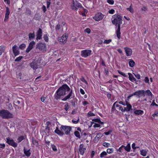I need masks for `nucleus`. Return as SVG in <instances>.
Instances as JSON below:
<instances>
[{
  "label": "nucleus",
  "instance_id": "f257e3e1",
  "mask_svg": "<svg viewBox=\"0 0 158 158\" xmlns=\"http://www.w3.org/2000/svg\"><path fill=\"white\" fill-rule=\"evenodd\" d=\"M70 90V91L69 94L63 98L62 101H65L69 99L73 93L72 90H71L70 88L66 84L63 85L56 92V94L54 95L55 99L57 100L59 99L61 96L65 95L66 92L69 91Z\"/></svg>",
  "mask_w": 158,
  "mask_h": 158
},
{
  "label": "nucleus",
  "instance_id": "f03ea898",
  "mask_svg": "<svg viewBox=\"0 0 158 158\" xmlns=\"http://www.w3.org/2000/svg\"><path fill=\"white\" fill-rule=\"evenodd\" d=\"M112 24L115 25L118 28L116 31L117 37L119 39L121 38L120 25L122 23V17L118 14H115L112 16Z\"/></svg>",
  "mask_w": 158,
  "mask_h": 158
},
{
  "label": "nucleus",
  "instance_id": "7ed1b4c3",
  "mask_svg": "<svg viewBox=\"0 0 158 158\" xmlns=\"http://www.w3.org/2000/svg\"><path fill=\"white\" fill-rule=\"evenodd\" d=\"M60 130H59L58 127H56L55 132L59 135L62 136L64 134V133L62 131H63L65 132V133L66 135H69L72 130V128L70 126L62 125L60 127Z\"/></svg>",
  "mask_w": 158,
  "mask_h": 158
},
{
  "label": "nucleus",
  "instance_id": "20e7f679",
  "mask_svg": "<svg viewBox=\"0 0 158 158\" xmlns=\"http://www.w3.org/2000/svg\"><path fill=\"white\" fill-rule=\"evenodd\" d=\"M0 116L2 118L5 119L11 118L13 117L12 114L10 113L8 110H0Z\"/></svg>",
  "mask_w": 158,
  "mask_h": 158
},
{
  "label": "nucleus",
  "instance_id": "39448f33",
  "mask_svg": "<svg viewBox=\"0 0 158 158\" xmlns=\"http://www.w3.org/2000/svg\"><path fill=\"white\" fill-rule=\"evenodd\" d=\"M71 6L72 9L75 11H77L79 8H83L81 3L77 1H74V0L72 1Z\"/></svg>",
  "mask_w": 158,
  "mask_h": 158
},
{
  "label": "nucleus",
  "instance_id": "423d86ee",
  "mask_svg": "<svg viewBox=\"0 0 158 158\" xmlns=\"http://www.w3.org/2000/svg\"><path fill=\"white\" fill-rule=\"evenodd\" d=\"M36 48L42 52H46L47 50L46 44L44 43L40 42L37 43L36 46Z\"/></svg>",
  "mask_w": 158,
  "mask_h": 158
},
{
  "label": "nucleus",
  "instance_id": "0eeeda50",
  "mask_svg": "<svg viewBox=\"0 0 158 158\" xmlns=\"http://www.w3.org/2000/svg\"><path fill=\"white\" fill-rule=\"evenodd\" d=\"M92 51L89 49H85L82 50L81 52V56L84 58H86L91 54Z\"/></svg>",
  "mask_w": 158,
  "mask_h": 158
},
{
  "label": "nucleus",
  "instance_id": "6e6552de",
  "mask_svg": "<svg viewBox=\"0 0 158 158\" xmlns=\"http://www.w3.org/2000/svg\"><path fill=\"white\" fill-rule=\"evenodd\" d=\"M6 142L8 144L14 148H16L17 147L18 144L16 143L15 142L12 138L8 137H7L6 138Z\"/></svg>",
  "mask_w": 158,
  "mask_h": 158
},
{
  "label": "nucleus",
  "instance_id": "1a4fd4ad",
  "mask_svg": "<svg viewBox=\"0 0 158 158\" xmlns=\"http://www.w3.org/2000/svg\"><path fill=\"white\" fill-rule=\"evenodd\" d=\"M104 15L100 12H98L96 13L93 19L95 21H101L103 19Z\"/></svg>",
  "mask_w": 158,
  "mask_h": 158
},
{
  "label": "nucleus",
  "instance_id": "9d476101",
  "mask_svg": "<svg viewBox=\"0 0 158 158\" xmlns=\"http://www.w3.org/2000/svg\"><path fill=\"white\" fill-rule=\"evenodd\" d=\"M68 36L66 34H64L62 36L58 37V40L61 44H64L67 41Z\"/></svg>",
  "mask_w": 158,
  "mask_h": 158
},
{
  "label": "nucleus",
  "instance_id": "9b49d317",
  "mask_svg": "<svg viewBox=\"0 0 158 158\" xmlns=\"http://www.w3.org/2000/svg\"><path fill=\"white\" fill-rule=\"evenodd\" d=\"M38 60H34L30 64L31 67L33 69H36L38 67Z\"/></svg>",
  "mask_w": 158,
  "mask_h": 158
},
{
  "label": "nucleus",
  "instance_id": "f8f14e48",
  "mask_svg": "<svg viewBox=\"0 0 158 158\" xmlns=\"http://www.w3.org/2000/svg\"><path fill=\"white\" fill-rule=\"evenodd\" d=\"M134 95H135L139 98L140 97L142 96H145V91L141 90L136 91L134 93Z\"/></svg>",
  "mask_w": 158,
  "mask_h": 158
},
{
  "label": "nucleus",
  "instance_id": "ddd939ff",
  "mask_svg": "<svg viewBox=\"0 0 158 158\" xmlns=\"http://www.w3.org/2000/svg\"><path fill=\"white\" fill-rule=\"evenodd\" d=\"M12 51L15 56H16L19 54V52L18 50L17 46L15 45L12 47Z\"/></svg>",
  "mask_w": 158,
  "mask_h": 158
},
{
  "label": "nucleus",
  "instance_id": "4468645a",
  "mask_svg": "<svg viewBox=\"0 0 158 158\" xmlns=\"http://www.w3.org/2000/svg\"><path fill=\"white\" fill-rule=\"evenodd\" d=\"M37 37L36 39L37 40H40L42 39V29L39 28L37 32Z\"/></svg>",
  "mask_w": 158,
  "mask_h": 158
},
{
  "label": "nucleus",
  "instance_id": "2eb2a0df",
  "mask_svg": "<svg viewBox=\"0 0 158 158\" xmlns=\"http://www.w3.org/2000/svg\"><path fill=\"white\" fill-rule=\"evenodd\" d=\"M10 14V11L8 7H7L6 8V10L5 14V16L4 19L5 22H7L9 18V15Z\"/></svg>",
  "mask_w": 158,
  "mask_h": 158
},
{
  "label": "nucleus",
  "instance_id": "dca6fc26",
  "mask_svg": "<svg viewBox=\"0 0 158 158\" xmlns=\"http://www.w3.org/2000/svg\"><path fill=\"white\" fill-rule=\"evenodd\" d=\"M124 49L127 56H130L132 55V51L131 48L128 47H125Z\"/></svg>",
  "mask_w": 158,
  "mask_h": 158
},
{
  "label": "nucleus",
  "instance_id": "f3484780",
  "mask_svg": "<svg viewBox=\"0 0 158 158\" xmlns=\"http://www.w3.org/2000/svg\"><path fill=\"white\" fill-rule=\"evenodd\" d=\"M86 149L84 148V145L83 144H81L79 146V151L81 155H83L85 152V151Z\"/></svg>",
  "mask_w": 158,
  "mask_h": 158
},
{
  "label": "nucleus",
  "instance_id": "a211bd4d",
  "mask_svg": "<svg viewBox=\"0 0 158 158\" xmlns=\"http://www.w3.org/2000/svg\"><path fill=\"white\" fill-rule=\"evenodd\" d=\"M127 107H124V110L125 111H129L131 110H132V106L129 103H127V104L126 105Z\"/></svg>",
  "mask_w": 158,
  "mask_h": 158
},
{
  "label": "nucleus",
  "instance_id": "6ab92c4d",
  "mask_svg": "<svg viewBox=\"0 0 158 158\" xmlns=\"http://www.w3.org/2000/svg\"><path fill=\"white\" fill-rule=\"evenodd\" d=\"M129 78V80L132 82H134L136 81V79L134 77L133 75L131 73H128Z\"/></svg>",
  "mask_w": 158,
  "mask_h": 158
},
{
  "label": "nucleus",
  "instance_id": "aec40b11",
  "mask_svg": "<svg viewBox=\"0 0 158 158\" xmlns=\"http://www.w3.org/2000/svg\"><path fill=\"white\" fill-rule=\"evenodd\" d=\"M29 40H30L33 39L35 37V34L34 32L33 33H29L28 34Z\"/></svg>",
  "mask_w": 158,
  "mask_h": 158
},
{
  "label": "nucleus",
  "instance_id": "412c9836",
  "mask_svg": "<svg viewBox=\"0 0 158 158\" xmlns=\"http://www.w3.org/2000/svg\"><path fill=\"white\" fill-rule=\"evenodd\" d=\"M143 113V111L141 110H137L134 111V113L136 115H142Z\"/></svg>",
  "mask_w": 158,
  "mask_h": 158
},
{
  "label": "nucleus",
  "instance_id": "4be33fe9",
  "mask_svg": "<svg viewBox=\"0 0 158 158\" xmlns=\"http://www.w3.org/2000/svg\"><path fill=\"white\" fill-rule=\"evenodd\" d=\"M30 149L28 150H26L25 148H24V153L27 156H29L31 155V153L30 152Z\"/></svg>",
  "mask_w": 158,
  "mask_h": 158
},
{
  "label": "nucleus",
  "instance_id": "5701e85b",
  "mask_svg": "<svg viewBox=\"0 0 158 158\" xmlns=\"http://www.w3.org/2000/svg\"><path fill=\"white\" fill-rule=\"evenodd\" d=\"M146 94V95L148 96H151V98H152L153 96L150 90L148 89L145 91V94Z\"/></svg>",
  "mask_w": 158,
  "mask_h": 158
},
{
  "label": "nucleus",
  "instance_id": "b1692460",
  "mask_svg": "<svg viewBox=\"0 0 158 158\" xmlns=\"http://www.w3.org/2000/svg\"><path fill=\"white\" fill-rule=\"evenodd\" d=\"M124 149L127 151V152H129L131 150V146L130 143H128L127 146L124 147Z\"/></svg>",
  "mask_w": 158,
  "mask_h": 158
},
{
  "label": "nucleus",
  "instance_id": "393cba45",
  "mask_svg": "<svg viewBox=\"0 0 158 158\" xmlns=\"http://www.w3.org/2000/svg\"><path fill=\"white\" fill-rule=\"evenodd\" d=\"M132 4H131L129 7L127 8V10L129 11L131 13L133 14L134 12V10L132 7Z\"/></svg>",
  "mask_w": 158,
  "mask_h": 158
},
{
  "label": "nucleus",
  "instance_id": "a878e982",
  "mask_svg": "<svg viewBox=\"0 0 158 158\" xmlns=\"http://www.w3.org/2000/svg\"><path fill=\"white\" fill-rule=\"evenodd\" d=\"M5 47L3 45L0 46V56H1L3 52H4Z\"/></svg>",
  "mask_w": 158,
  "mask_h": 158
},
{
  "label": "nucleus",
  "instance_id": "bb28decb",
  "mask_svg": "<svg viewBox=\"0 0 158 158\" xmlns=\"http://www.w3.org/2000/svg\"><path fill=\"white\" fill-rule=\"evenodd\" d=\"M135 64L134 61L132 60H130L129 62V65L131 67H133L135 65Z\"/></svg>",
  "mask_w": 158,
  "mask_h": 158
},
{
  "label": "nucleus",
  "instance_id": "cd10ccee",
  "mask_svg": "<svg viewBox=\"0 0 158 158\" xmlns=\"http://www.w3.org/2000/svg\"><path fill=\"white\" fill-rule=\"evenodd\" d=\"M43 38L46 42H48L49 38L47 34L44 35L43 36Z\"/></svg>",
  "mask_w": 158,
  "mask_h": 158
},
{
  "label": "nucleus",
  "instance_id": "c85d7f7f",
  "mask_svg": "<svg viewBox=\"0 0 158 158\" xmlns=\"http://www.w3.org/2000/svg\"><path fill=\"white\" fill-rule=\"evenodd\" d=\"M140 152H141L140 154L142 155L143 156H146L147 154V152L145 150L143 149L141 150L140 151Z\"/></svg>",
  "mask_w": 158,
  "mask_h": 158
},
{
  "label": "nucleus",
  "instance_id": "c756f323",
  "mask_svg": "<svg viewBox=\"0 0 158 158\" xmlns=\"http://www.w3.org/2000/svg\"><path fill=\"white\" fill-rule=\"evenodd\" d=\"M124 146L122 145L118 149H117V151L119 152L120 153L123 152L124 149Z\"/></svg>",
  "mask_w": 158,
  "mask_h": 158
},
{
  "label": "nucleus",
  "instance_id": "7c9ffc66",
  "mask_svg": "<svg viewBox=\"0 0 158 158\" xmlns=\"http://www.w3.org/2000/svg\"><path fill=\"white\" fill-rule=\"evenodd\" d=\"M26 47V45L24 44H22L19 46V48L22 50H23L25 49Z\"/></svg>",
  "mask_w": 158,
  "mask_h": 158
},
{
  "label": "nucleus",
  "instance_id": "2f4dec72",
  "mask_svg": "<svg viewBox=\"0 0 158 158\" xmlns=\"http://www.w3.org/2000/svg\"><path fill=\"white\" fill-rule=\"evenodd\" d=\"M35 42L34 41H31L29 43L28 46H29L31 48H33L34 46V45H35Z\"/></svg>",
  "mask_w": 158,
  "mask_h": 158
},
{
  "label": "nucleus",
  "instance_id": "473e14b6",
  "mask_svg": "<svg viewBox=\"0 0 158 158\" xmlns=\"http://www.w3.org/2000/svg\"><path fill=\"white\" fill-rule=\"evenodd\" d=\"M61 27H62V26L60 24H58L55 27V29L57 31L59 30Z\"/></svg>",
  "mask_w": 158,
  "mask_h": 158
},
{
  "label": "nucleus",
  "instance_id": "72a5a7b5",
  "mask_svg": "<svg viewBox=\"0 0 158 158\" xmlns=\"http://www.w3.org/2000/svg\"><path fill=\"white\" fill-rule=\"evenodd\" d=\"M102 136V135L101 134H98L95 137V139H96L98 140H99L101 138Z\"/></svg>",
  "mask_w": 158,
  "mask_h": 158
},
{
  "label": "nucleus",
  "instance_id": "f704fd0d",
  "mask_svg": "<svg viewBox=\"0 0 158 158\" xmlns=\"http://www.w3.org/2000/svg\"><path fill=\"white\" fill-rule=\"evenodd\" d=\"M24 139V137L23 136H19L17 139L18 142L19 143L22 140Z\"/></svg>",
  "mask_w": 158,
  "mask_h": 158
},
{
  "label": "nucleus",
  "instance_id": "c9c22d12",
  "mask_svg": "<svg viewBox=\"0 0 158 158\" xmlns=\"http://www.w3.org/2000/svg\"><path fill=\"white\" fill-rule=\"evenodd\" d=\"M107 155V153L105 151L102 152L100 155V157L101 158L103 157L104 156Z\"/></svg>",
  "mask_w": 158,
  "mask_h": 158
},
{
  "label": "nucleus",
  "instance_id": "e433bc0d",
  "mask_svg": "<svg viewBox=\"0 0 158 158\" xmlns=\"http://www.w3.org/2000/svg\"><path fill=\"white\" fill-rule=\"evenodd\" d=\"M32 143L34 145H35L36 146H37L38 145V141H37L36 140L34 139H32Z\"/></svg>",
  "mask_w": 158,
  "mask_h": 158
},
{
  "label": "nucleus",
  "instance_id": "4c0bfd02",
  "mask_svg": "<svg viewBox=\"0 0 158 158\" xmlns=\"http://www.w3.org/2000/svg\"><path fill=\"white\" fill-rule=\"evenodd\" d=\"M74 134L77 137H78L79 138H80V135L79 132L77 131H75L74 132Z\"/></svg>",
  "mask_w": 158,
  "mask_h": 158
},
{
  "label": "nucleus",
  "instance_id": "58836bf2",
  "mask_svg": "<svg viewBox=\"0 0 158 158\" xmlns=\"http://www.w3.org/2000/svg\"><path fill=\"white\" fill-rule=\"evenodd\" d=\"M111 41L112 40L111 39L106 40L104 41L103 43L105 44H108L111 42Z\"/></svg>",
  "mask_w": 158,
  "mask_h": 158
},
{
  "label": "nucleus",
  "instance_id": "ea45409f",
  "mask_svg": "<svg viewBox=\"0 0 158 158\" xmlns=\"http://www.w3.org/2000/svg\"><path fill=\"white\" fill-rule=\"evenodd\" d=\"M113 152V150L112 148H108L107 150V152L109 154L112 153Z\"/></svg>",
  "mask_w": 158,
  "mask_h": 158
},
{
  "label": "nucleus",
  "instance_id": "a19ab883",
  "mask_svg": "<svg viewBox=\"0 0 158 158\" xmlns=\"http://www.w3.org/2000/svg\"><path fill=\"white\" fill-rule=\"evenodd\" d=\"M80 80L82 82L85 83L86 85H88V82L83 77H82Z\"/></svg>",
  "mask_w": 158,
  "mask_h": 158
},
{
  "label": "nucleus",
  "instance_id": "79ce46f5",
  "mask_svg": "<svg viewBox=\"0 0 158 158\" xmlns=\"http://www.w3.org/2000/svg\"><path fill=\"white\" fill-rule=\"evenodd\" d=\"M107 2L110 5H113L114 3V1L113 0H107Z\"/></svg>",
  "mask_w": 158,
  "mask_h": 158
},
{
  "label": "nucleus",
  "instance_id": "37998d69",
  "mask_svg": "<svg viewBox=\"0 0 158 158\" xmlns=\"http://www.w3.org/2000/svg\"><path fill=\"white\" fill-rule=\"evenodd\" d=\"M23 56H20L16 58L15 60V61H20L23 58Z\"/></svg>",
  "mask_w": 158,
  "mask_h": 158
},
{
  "label": "nucleus",
  "instance_id": "c03bdc74",
  "mask_svg": "<svg viewBox=\"0 0 158 158\" xmlns=\"http://www.w3.org/2000/svg\"><path fill=\"white\" fill-rule=\"evenodd\" d=\"M118 72L121 75H122V76L124 77H127V75H126L125 73L121 72L120 70H118Z\"/></svg>",
  "mask_w": 158,
  "mask_h": 158
},
{
  "label": "nucleus",
  "instance_id": "a18cd8bd",
  "mask_svg": "<svg viewBox=\"0 0 158 158\" xmlns=\"http://www.w3.org/2000/svg\"><path fill=\"white\" fill-rule=\"evenodd\" d=\"M110 145V143L106 142H104L103 144V146L106 147H108Z\"/></svg>",
  "mask_w": 158,
  "mask_h": 158
},
{
  "label": "nucleus",
  "instance_id": "49530a36",
  "mask_svg": "<svg viewBox=\"0 0 158 158\" xmlns=\"http://www.w3.org/2000/svg\"><path fill=\"white\" fill-rule=\"evenodd\" d=\"M115 10L113 9H111L109 10L108 11V13L110 14H113L115 13Z\"/></svg>",
  "mask_w": 158,
  "mask_h": 158
},
{
  "label": "nucleus",
  "instance_id": "de8ad7c7",
  "mask_svg": "<svg viewBox=\"0 0 158 158\" xmlns=\"http://www.w3.org/2000/svg\"><path fill=\"white\" fill-rule=\"evenodd\" d=\"M16 75L18 77H19L20 79L21 78V77L22 74L21 73L17 72L16 73Z\"/></svg>",
  "mask_w": 158,
  "mask_h": 158
},
{
  "label": "nucleus",
  "instance_id": "09e8293b",
  "mask_svg": "<svg viewBox=\"0 0 158 158\" xmlns=\"http://www.w3.org/2000/svg\"><path fill=\"white\" fill-rule=\"evenodd\" d=\"M32 48L29 46H28L26 50V52L28 53Z\"/></svg>",
  "mask_w": 158,
  "mask_h": 158
},
{
  "label": "nucleus",
  "instance_id": "8fccbe9b",
  "mask_svg": "<svg viewBox=\"0 0 158 158\" xmlns=\"http://www.w3.org/2000/svg\"><path fill=\"white\" fill-rule=\"evenodd\" d=\"M144 81L146 83H149V79L148 77H145Z\"/></svg>",
  "mask_w": 158,
  "mask_h": 158
},
{
  "label": "nucleus",
  "instance_id": "3c124183",
  "mask_svg": "<svg viewBox=\"0 0 158 158\" xmlns=\"http://www.w3.org/2000/svg\"><path fill=\"white\" fill-rule=\"evenodd\" d=\"M85 32L88 34H89L91 32V30L89 28H86L85 30Z\"/></svg>",
  "mask_w": 158,
  "mask_h": 158
},
{
  "label": "nucleus",
  "instance_id": "603ef678",
  "mask_svg": "<svg viewBox=\"0 0 158 158\" xmlns=\"http://www.w3.org/2000/svg\"><path fill=\"white\" fill-rule=\"evenodd\" d=\"M79 120H80V119H79V117H78V119L77 121H75L73 120H72V122L73 123L77 124L79 122Z\"/></svg>",
  "mask_w": 158,
  "mask_h": 158
},
{
  "label": "nucleus",
  "instance_id": "864d4df0",
  "mask_svg": "<svg viewBox=\"0 0 158 158\" xmlns=\"http://www.w3.org/2000/svg\"><path fill=\"white\" fill-rule=\"evenodd\" d=\"M51 146H52V149L53 151H56L57 150L56 147L55 145H54L53 144Z\"/></svg>",
  "mask_w": 158,
  "mask_h": 158
},
{
  "label": "nucleus",
  "instance_id": "5fc2aeb1",
  "mask_svg": "<svg viewBox=\"0 0 158 158\" xmlns=\"http://www.w3.org/2000/svg\"><path fill=\"white\" fill-rule=\"evenodd\" d=\"M8 108L10 110H11L13 109V107L11 103H10L8 106Z\"/></svg>",
  "mask_w": 158,
  "mask_h": 158
},
{
  "label": "nucleus",
  "instance_id": "6e6d98bb",
  "mask_svg": "<svg viewBox=\"0 0 158 158\" xmlns=\"http://www.w3.org/2000/svg\"><path fill=\"white\" fill-rule=\"evenodd\" d=\"M51 2H50V1H47V8H49L51 4Z\"/></svg>",
  "mask_w": 158,
  "mask_h": 158
},
{
  "label": "nucleus",
  "instance_id": "4d7b16f0",
  "mask_svg": "<svg viewBox=\"0 0 158 158\" xmlns=\"http://www.w3.org/2000/svg\"><path fill=\"white\" fill-rule=\"evenodd\" d=\"M69 106L68 105V103H67L65 105V108L64 109L66 110L67 111L68 109H69Z\"/></svg>",
  "mask_w": 158,
  "mask_h": 158
},
{
  "label": "nucleus",
  "instance_id": "13d9d810",
  "mask_svg": "<svg viewBox=\"0 0 158 158\" xmlns=\"http://www.w3.org/2000/svg\"><path fill=\"white\" fill-rule=\"evenodd\" d=\"M117 102H116L114 103L113 106H112V111H114L115 110V105L116 103H117Z\"/></svg>",
  "mask_w": 158,
  "mask_h": 158
},
{
  "label": "nucleus",
  "instance_id": "bf43d9fd",
  "mask_svg": "<svg viewBox=\"0 0 158 158\" xmlns=\"http://www.w3.org/2000/svg\"><path fill=\"white\" fill-rule=\"evenodd\" d=\"M42 9L44 12H45L47 10H46V7L45 6H44V5L42 7Z\"/></svg>",
  "mask_w": 158,
  "mask_h": 158
},
{
  "label": "nucleus",
  "instance_id": "052dcab7",
  "mask_svg": "<svg viewBox=\"0 0 158 158\" xmlns=\"http://www.w3.org/2000/svg\"><path fill=\"white\" fill-rule=\"evenodd\" d=\"M147 8L145 6H143L142 8H141V10L142 11H145L147 10Z\"/></svg>",
  "mask_w": 158,
  "mask_h": 158
},
{
  "label": "nucleus",
  "instance_id": "680f3d73",
  "mask_svg": "<svg viewBox=\"0 0 158 158\" xmlns=\"http://www.w3.org/2000/svg\"><path fill=\"white\" fill-rule=\"evenodd\" d=\"M100 125L98 124H97V123H95L93 126V127H94V128H96V127H100Z\"/></svg>",
  "mask_w": 158,
  "mask_h": 158
},
{
  "label": "nucleus",
  "instance_id": "e2e57ef3",
  "mask_svg": "<svg viewBox=\"0 0 158 158\" xmlns=\"http://www.w3.org/2000/svg\"><path fill=\"white\" fill-rule=\"evenodd\" d=\"M95 152L94 151H92L91 152V157L92 158H93Z\"/></svg>",
  "mask_w": 158,
  "mask_h": 158
},
{
  "label": "nucleus",
  "instance_id": "0e129e2a",
  "mask_svg": "<svg viewBox=\"0 0 158 158\" xmlns=\"http://www.w3.org/2000/svg\"><path fill=\"white\" fill-rule=\"evenodd\" d=\"M88 115L89 116H95V115L93 113H92L91 112H89L88 113Z\"/></svg>",
  "mask_w": 158,
  "mask_h": 158
},
{
  "label": "nucleus",
  "instance_id": "69168bd1",
  "mask_svg": "<svg viewBox=\"0 0 158 158\" xmlns=\"http://www.w3.org/2000/svg\"><path fill=\"white\" fill-rule=\"evenodd\" d=\"M158 112H155V113L152 114V116L154 117H155L156 116L157 117L158 116Z\"/></svg>",
  "mask_w": 158,
  "mask_h": 158
},
{
  "label": "nucleus",
  "instance_id": "338daca9",
  "mask_svg": "<svg viewBox=\"0 0 158 158\" xmlns=\"http://www.w3.org/2000/svg\"><path fill=\"white\" fill-rule=\"evenodd\" d=\"M0 148H5V144L4 143L3 144H0Z\"/></svg>",
  "mask_w": 158,
  "mask_h": 158
},
{
  "label": "nucleus",
  "instance_id": "774afa93",
  "mask_svg": "<svg viewBox=\"0 0 158 158\" xmlns=\"http://www.w3.org/2000/svg\"><path fill=\"white\" fill-rule=\"evenodd\" d=\"M119 108V110H121L123 112H125V110H124V109H123L122 106H120Z\"/></svg>",
  "mask_w": 158,
  "mask_h": 158
}]
</instances>
